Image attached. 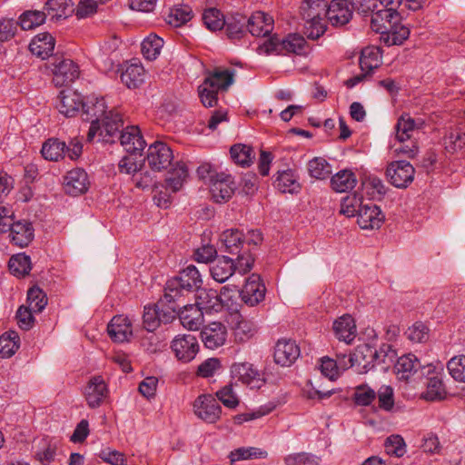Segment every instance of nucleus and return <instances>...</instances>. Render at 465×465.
Here are the masks:
<instances>
[{
	"label": "nucleus",
	"instance_id": "obj_1",
	"mask_svg": "<svg viewBox=\"0 0 465 465\" xmlns=\"http://www.w3.org/2000/svg\"><path fill=\"white\" fill-rule=\"evenodd\" d=\"M84 120L91 125L87 134L89 142L113 143L123 126L122 116L115 109H109L104 97L89 96L83 104Z\"/></svg>",
	"mask_w": 465,
	"mask_h": 465
},
{
	"label": "nucleus",
	"instance_id": "obj_2",
	"mask_svg": "<svg viewBox=\"0 0 465 465\" xmlns=\"http://www.w3.org/2000/svg\"><path fill=\"white\" fill-rule=\"evenodd\" d=\"M376 356L377 352L368 347L359 348L349 358L345 355H339L337 360L328 356L320 358L318 369L330 381H336L344 371L355 365L358 366L360 372H367L373 367L372 359Z\"/></svg>",
	"mask_w": 465,
	"mask_h": 465
},
{
	"label": "nucleus",
	"instance_id": "obj_3",
	"mask_svg": "<svg viewBox=\"0 0 465 465\" xmlns=\"http://www.w3.org/2000/svg\"><path fill=\"white\" fill-rule=\"evenodd\" d=\"M202 275L194 265H189L180 274L167 281L164 288V300L174 302L184 292L201 290Z\"/></svg>",
	"mask_w": 465,
	"mask_h": 465
},
{
	"label": "nucleus",
	"instance_id": "obj_4",
	"mask_svg": "<svg viewBox=\"0 0 465 465\" xmlns=\"http://www.w3.org/2000/svg\"><path fill=\"white\" fill-rule=\"evenodd\" d=\"M327 6L326 0H305L302 3L301 14L309 38L317 39L324 34Z\"/></svg>",
	"mask_w": 465,
	"mask_h": 465
},
{
	"label": "nucleus",
	"instance_id": "obj_5",
	"mask_svg": "<svg viewBox=\"0 0 465 465\" xmlns=\"http://www.w3.org/2000/svg\"><path fill=\"white\" fill-rule=\"evenodd\" d=\"M305 39L298 34H290L285 37L273 35L261 44L257 51L260 54H300L305 45Z\"/></svg>",
	"mask_w": 465,
	"mask_h": 465
},
{
	"label": "nucleus",
	"instance_id": "obj_6",
	"mask_svg": "<svg viewBox=\"0 0 465 465\" xmlns=\"http://www.w3.org/2000/svg\"><path fill=\"white\" fill-rule=\"evenodd\" d=\"M232 377L250 389H260L265 383L263 374L250 362H237L231 367Z\"/></svg>",
	"mask_w": 465,
	"mask_h": 465
},
{
	"label": "nucleus",
	"instance_id": "obj_7",
	"mask_svg": "<svg viewBox=\"0 0 465 465\" xmlns=\"http://www.w3.org/2000/svg\"><path fill=\"white\" fill-rule=\"evenodd\" d=\"M390 183L397 188H406L414 179L415 169L406 161L391 162L386 170Z\"/></svg>",
	"mask_w": 465,
	"mask_h": 465
},
{
	"label": "nucleus",
	"instance_id": "obj_8",
	"mask_svg": "<svg viewBox=\"0 0 465 465\" xmlns=\"http://www.w3.org/2000/svg\"><path fill=\"white\" fill-rule=\"evenodd\" d=\"M193 411L201 420L214 423L221 417L222 408L213 395L203 394L194 401Z\"/></svg>",
	"mask_w": 465,
	"mask_h": 465
},
{
	"label": "nucleus",
	"instance_id": "obj_9",
	"mask_svg": "<svg viewBox=\"0 0 465 465\" xmlns=\"http://www.w3.org/2000/svg\"><path fill=\"white\" fill-rule=\"evenodd\" d=\"M173 159L171 148L163 142H155L148 148L146 160L153 171L160 172L166 169Z\"/></svg>",
	"mask_w": 465,
	"mask_h": 465
},
{
	"label": "nucleus",
	"instance_id": "obj_10",
	"mask_svg": "<svg viewBox=\"0 0 465 465\" xmlns=\"http://www.w3.org/2000/svg\"><path fill=\"white\" fill-rule=\"evenodd\" d=\"M171 348L179 361L189 362L195 358L199 344L193 335L179 334L173 338Z\"/></svg>",
	"mask_w": 465,
	"mask_h": 465
},
{
	"label": "nucleus",
	"instance_id": "obj_11",
	"mask_svg": "<svg viewBox=\"0 0 465 465\" xmlns=\"http://www.w3.org/2000/svg\"><path fill=\"white\" fill-rule=\"evenodd\" d=\"M398 20V11L391 8L378 7L371 15V27L376 33L387 34L395 28Z\"/></svg>",
	"mask_w": 465,
	"mask_h": 465
},
{
	"label": "nucleus",
	"instance_id": "obj_12",
	"mask_svg": "<svg viewBox=\"0 0 465 465\" xmlns=\"http://www.w3.org/2000/svg\"><path fill=\"white\" fill-rule=\"evenodd\" d=\"M228 324L230 325L235 341L238 342L249 341L257 331L255 323L251 320L245 319L238 312L230 315Z\"/></svg>",
	"mask_w": 465,
	"mask_h": 465
},
{
	"label": "nucleus",
	"instance_id": "obj_13",
	"mask_svg": "<svg viewBox=\"0 0 465 465\" xmlns=\"http://www.w3.org/2000/svg\"><path fill=\"white\" fill-rule=\"evenodd\" d=\"M265 292L266 289L260 275L252 273L247 278L240 295L244 303L249 306H255L263 301Z\"/></svg>",
	"mask_w": 465,
	"mask_h": 465
},
{
	"label": "nucleus",
	"instance_id": "obj_14",
	"mask_svg": "<svg viewBox=\"0 0 465 465\" xmlns=\"http://www.w3.org/2000/svg\"><path fill=\"white\" fill-rule=\"evenodd\" d=\"M53 82L56 86L73 83L79 76L78 66L70 59H62L53 64Z\"/></svg>",
	"mask_w": 465,
	"mask_h": 465
},
{
	"label": "nucleus",
	"instance_id": "obj_15",
	"mask_svg": "<svg viewBox=\"0 0 465 465\" xmlns=\"http://www.w3.org/2000/svg\"><path fill=\"white\" fill-rule=\"evenodd\" d=\"M107 332L114 342L129 341L134 334L132 322L125 315H115L107 325Z\"/></svg>",
	"mask_w": 465,
	"mask_h": 465
},
{
	"label": "nucleus",
	"instance_id": "obj_16",
	"mask_svg": "<svg viewBox=\"0 0 465 465\" xmlns=\"http://www.w3.org/2000/svg\"><path fill=\"white\" fill-rule=\"evenodd\" d=\"M384 215L377 205L366 203L358 211L357 223L363 230L378 229L384 222Z\"/></svg>",
	"mask_w": 465,
	"mask_h": 465
},
{
	"label": "nucleus",
	"instance_id": "obj_17",
	"mask_svg": "<svg viewBox=\"0 0 465 465\" xmlns=\"http://www.w3.org/2000/svg\"><path fill=\"white\" fill-rule=\"evenodd\" d=\"M84 99L78 92L67 89L63 90L56 103L60 114L66 117L74 116L80 109H83Z\"/></svg>",
	"mask_w": 465,
	"mask_h": 465
},
{
	"label": "nucleus",
	"instance_id": "obj_18",
	"mask_svg": "<svg viewBox=\"0 0 465 465\" xmlns=\"http://www.w3.org/2000/svg\"><path fill=\"white\" fill-rule=\"evenodd\" d=\"M64 189L66 193L77 196L88 189V176L84 170L75 168L69 171L64 177Z\"/></svg>",
	"mask_w": 465,
	"mask_h": 465
},
{
	"label": "nucleus",
	"instance_id": "obj_19",
	"mask_svg": "<svg viewBox=\"0 0 465 465\" xmlns=\"http://www.w3.org/2000/svg\"><path fill=\"white\" fill-rule=\"evenodd\" d=\"M235 183L231 174L221 172L218 178L210 184V192L216 203L228 201L233 194Z\"/></svg>",
	"mask_w": 465,
	"mask_h": 465
},
{
	"label": "nucleus",
	"instance_id": "obj_20",
	"mask_svg": "<svg viewBox=\"0 0 465 465\" xmlns=\"http://www.w3.org/2000/svg\"><path fill=\"white\" fill-rule=\"evenodd\" d=\"M8 232H10V241L20 248L28 246L35 237L33 224L25 220L13 221Z\"/></svg>",
	"mask_w": 465,
	"mask_h": 465
},
{
	"label": "nucleus",
	"instance_id": "obj_21",
	"mask_svg": "<svg viewBox=\"0 0 465 465\" xmlns=\"http://www.w3.org/2000/svg\"><path fill=\"white\" fill-rule=\"evenodd\" d=\"M352 16L348 0H332L327 6L326 17L334 26L346 25Z\"/></svg>",
	"mask_w": 465,
	"mask_h": 465
},
{
	"label": "nucleus",
	"instance_id": "obj_22",
	"mask_svg": "<svg viewBox=\"0 0 465 465\" xmlns=\"http://www.w3.org/2000/svg\"><path fill=\"white\" fill-rule=\"evenodd\" d=\"M273 177V185L281 193L292 194L301 190L299 176L293 169L279 170Z\"/></svg>",
	"mask_w": 465,
	"mask_h": 465
},
{
	"label": "nucleus",
	"instance_id": "obj_23",
	"mask_svg": "<svg viewBox=\"0 0 465 465\" xmlns=\"http://www.w3.org/2000/svg\"><path fill=\"white\" fill-rule=\"evenodd\" d=\"M201 337L207 348L214 350L225 343L227 331L221 322H212L203 328Z\"/></svg>",
	"mask_w": 465,
	"mask_h": 465
},
{
	"label": "nucleus",
	"instance_id": "obj_24",
	"mask_svg": "<svg viewBox=\"0 0 465 465\" xmlns=\"http://www.w3.org/2000/svg\"><path fill=\"white\" fill-rule=\"evenodd\" d=\"M119 139L124 149L131 154L141 153L146 145L140 129L134 125L126 127L121 133Z\"/></svg>",
	"mask_w": 465,
	"mask_h": 465
},
{
	"label": "nucleus",
	"instance_id": "obj_25",
	"mask_svg": "<svg viewBox=\"0 0 465 465\" xmlns=\"http://www.w3.org/2000/svg\"><path fill=\"white\" fill-rule=\"evenodd\" d=\"M108 390L103 378H92L84 390V397L90 408L99 407L107 397Z\"/></svg>",
	"mask_w": 465,
	"mask_h": 465
},
{
	"label": "nucleus",
	"instance_id": "obj_26",
	"mask_svg": "<svg viewBox=\"0 0 465 465\" xmlns=\"http://www.w3.org/2000/svg\"><path fill=\"white\" fill-rule=\"evenodd\" d=\"M300 349L295 341L291 340H280L274 350V360L282 366L292 365L299 357Z\"/></svg>",
	"mask_w": 465,
	"mask_h": 465
},
{
	"label": "nucleus",
	"instance_id": "obj_27",
	"mask_svg": "<svg viewBox=\"0 0 465 465\" xmlns=\"http://www.w3.org/2000/svg\"><path fill=\"white\" fill-rule=\"evenodd\" d=\"M247 28L253 36H266L273 29V19L271 15L263 12H255L249 17Z\"/></svg>",
	"mask_w": 465,
	"mask_h": 465
},
{
	"label": "nucleus",
	"instance_id": "obj_28",
	"mask_svg": "<svg viewBox=\"0 0 465 465\" xmlns=\"http://www.w3.org/2000/svg\"><path fill=\"white\" fill-rule=\"evenodd\" d=\"M173 317L171 312H161L157 305H147L143 310V324L145 330L152 332L161 322H169Z\"/></svg>",
	"mask_w": 465,
	"mask_h": 465
},
{
	"label": "nucleus",
	"instance_id": "obj_29",
	"mask_svg": "<svg viewBox=\"0 0 465 465\" xmlns=\"http://www.w3.org/2000/svg\"><path fill=\"white\" fill-rule=\"evenodd\" d=\"M178 313L181 323L188 330H199L203 323V312L196 303L184 305Z\"/></svg>",
	"mask_w": 465,
	"mask_h": 465
},
{
	"label": "nucleus",
	"instance_id": "obj_30",
	"mask_svg": "<svg viewBox=\"0 0 465 465\" xmlns=\"http://www.w3.org/2000/svg\"><path fill=\"white\" fill-rule=\"evenodd\" d=\"M30 52L41 59L49 57L54 49V38L48 33L35 35L30 45Z\"/></svg>",
	"mask_w": 465,
	"mask_h": 465
},
{
	"label": "nucleus",
	"instance_id": "obj_31",
	"mask_svg": "<svg viewBox=\"0 0 465 465\" xmlns=\"http://www.w3.org/2000/svg\"><path fill=\"white\" fill-rule=\"evenodd\" d=\"M333 331L337 339L351 343L356 337V325L351 315L345 314L333 322Z\"/></svg>",
	"mask_w": 465,
	"mask_h": 465
},
{
	"label": "nucleus",
	"instance_id": "obj_32",
	"mask_svg": "<svg viewBox=\"0 0 465 465\" xmlns=\"http://www.w3.org/2000/svg\"><path fill=\"white\" fill-rule=\"evenodd\" d=\"M145 79V70L140 63H130L125 64L121 73V80L128 88H136Z\"/></svg>",
	"mask_w": 465,
	"mask_h": 465
},
{
	"label": "nucleus",
	"instance_id": "obj_33",
	"mask_svg": "<svg viewBox=\"0 0 465 465\" xmlns=\"http://www.w3.org/2000/svg\"><path fill=\"white\" fill-rule=\"evenodd\" d=\"M222 298L218 297V292L213 289L198 290L196 304L203 312H219L222 310Z\"/></svg>",
	"mask_w": 465,
	"mask_h": 465
},
{
	"label": "nucleus",
	"instance_id": "obj_34",
	"mask_svg": "<svg viewBox=\"0 0 465 465\" xmlns=\"http://www.w3.org/2000/svg\"><path fill=\"white\" fill-rule=\"evenodd\" d=\"M235 272L232 259L223 256L211 267L210 272L214 281L223 283Z\"/></svg>",
	"mask_w": 465,
	"mask_h": 465
},
{
	"label": "nucleus",
	"instance_id": "obj_35",
	"mask_svg": "<svg viewBox=\"0 0 465 465\" xmlns=\"http://www.w3.org/2000/svg\"><path fill=\"white\" fill-rule=\"evenodd\" d=\"M381 64V53L377 46H367L361 50L360 66L365 74H371Z\"/></svg>",
	"mask_w": 465,
	"mask_h": 465
},
{
	"label": "nucleus",
	"instance_id": "obj_36",
	"mask_svg": "<svg viewBox=\"0 0 465 465\" xmlns=\"http://www.w3.org/2000/svg\"><path fill=\"white\" fill-rule=\"evenodd\" d=\"M357 184L355 174L350 170H341L331 179V186L337 193H345L352 190Z\"/></svg>",
	"mask_w": 465,
	"mask_h": 465
},
{
	"label": "nucleus",
	"instance_id": "obj_37",
	"mask_svg": "<svg viewBox=\"0 0 465 465\" xmlns=\"http://www.w3.org/2000/svg\"><path fill=\"white\" fill-rule=\"evenodd\" d=\"M421 125V122L416 123L409 114L401 115L396 124L395 140L404 143L411 139L416 128Z\"/></svg>",
	"mask_w": 465,
	"mask_h": 465
},
{
	"label": "nucleus",
	"instance_id": "obj_38",
	"mask_svg": "<svg viewBox=\"0 0 465 465\" xmlns=\"http://www.w3.org/2000/svg\"><path fill=\"white\" fill-rule=\"evenodd\" d=\"M45 10L46 17L50 16L52 20L65 18L74 12L71 0H48Z\"/></svg>",
	"mask_w": 465,
	"mask_h": 465
},
{
	"label": "nucleus",
	"instance_id": "obj_39",
	"mask_svg": "<svg viewBox=\"0 0 465 465\" xmlns=\"http://www.w3.org/2000/svg\"><path fill=\"white\" fill-rule=\"evenodd\" d=\"M420 367L418 358L411 353L400 357L395 364V370L401 379H408Z\"/></svg>",
	"mask_w": 465,
	"mask_h": 465
},
{
	"label": "nucleus",
	"instance_id": "obj_40",
	"mask_svg": "<svg viewBox=\"0 0 465 465\" xmlns=\"http://www.w3.org/2000/svg\"><path fill=\"white\" fill-rule=\"evenodd\" d=\"M446 395L445 386L440 374H434L427 380L426 390L422 397L427 401L441 400Z\"/></svg>",
	"mask_w": 465,
	"mask_h": 465
},
{
	"label": "nucleus",
	"instance_id": "obj_41",
	"mask_svg": "<svg viewBox=\"0 0 465 465\" xmlns=\"http://www.w3.org/2000/svg\"><path fill=\"white\" fill-rule=\"evenodd\" d=\"M230 154L232 161L242 167L250 166L255 158L252 147L243 143L232 145Z\"/></svg>",
	"mask_w": 465,
	"mask_h": 465
},
{
	"label": "nucleus",
	"instance_id": "obj_42",
	"mask_svg": "<svg viewBox=\"0 0 465 465\" xmlns=\"http://www.w3.org/2000/svg\"><path fill=\"white\" fill-rule=\"evenodd\" d=\"M268 452L262 449L255 447H242L233 450L229 454L231 463H235L241 460L266 459Z\"/></svg>",
	"mask_w": 465,
	"mask_h": 465
},
{
	"label": "nucleus",
	"instance_id": "obj_43",
	"mask_svg": "<svg viewBox=\"0 0 465 465\" xmlns=\"http://www.w3.org/2000/svg\"><path fill=\"white\" fill-rule=\"evenodd\" d=\"M188 177V171L183 163H177L166 178V189L176 193L182 189Z\"/></svg>",
	"mask_w": 465,
	"mask_h": 465
},
{
	"label": "nucleus",
	"instance_id": "obj_44",
	"mask_svg": "<svg viewBox=\"0 0 465 465\" xmlns=\"http://www.w3.org/2000/svg\"><path fill=\"white\" fill-rule=\"evenodd\" d=\"M10 272L16 277H24L29 274L32 269L30 256L24 252L13 255L8 262Z\"/></svg>",
	"mask_w": 465,
	"mask_h": 465
},
{
	"label": "nucleus",
	"instance_id": "obj_45",
	"mask_svg": "<svg viewBox=\"0 0 465 465\" xmlns=\"http://www.w3.org/2000/svg\"><path fill=\"white\" fill-rule=\"evenodd\" d=\"M20 347V338L16 331H9L0 336V356L9 358L13 356Z\"/></svg>",
	"mask_w": 465,
	"mask_h": 465
},
{
	"label": "nucleus",
	"instance_id": "obj_46",
	"mask_svg": "<svg viewBox=\"0 0 465 465\" xmlns=\"http://www.w3.org/2000/svg\"><path fill=\"white\" fill-rule=\"evenodd\" d=\"M233 71L229 69H216L212 74H210L204 82L212 84V87L218 91L226 90L230 85L233 84Z\"/></svg>",
	"mask_w": 465,
	"mask_h": 465
},
{
	"label": "nucleus",
	"instance_id": "obj_47",
	"mask_svg": "<svg viewBox=\"0 0 465 465\" xmlns=\"http://www.w3.org/2000/svg\"><path fill=\"white\" fill-rule=\"evenodd\" d=\"M220 242L225 251L233 253L243 242V234L237 229H230L220 235Z\"/></svg>",
	"mask_w": 465,
	"mask_h": 465
},
{
	"label": "nucleus",
	"instance_id": "obj_48",
	"mask_svg": "<svg viewBox=\"0 0 465 465\" xmlns=\"http://www.w3.org/2000/svg\"><path fill=\"white\" fill-rule=\"evenodd\" d=\"M66 143L58 139H49L43 146L41 153L45 159L50 161H58L65 156Z\"/></svg>",
	"mask_w": 465,
	"mask_h": 465
},
{
	"label": "nucleus",
	"instance_id": "obj_49",
	"mask_svg": "<svg viewBox=\"0 0 465 465\" xmlns=\"http://www.w3.org/2000/svg\"><path fill=\"white\" fill-rule=\"evenodd\" d=\"M163 46V40L156 35H150L142 42V54L147 60H155Z\"/></svg>",
	"mask_w": 465,
	"mask_h": 465
},
{
	"label": "nucleus",
	"instance_id": "obj_50",
	"mask_svg": "<svg viewBox=\"0 0 465 465\" xmlns=\"http://www.w3.org/2000/svg\"><path fill=\"white\" fill-rule=\"evenodd\" d=\"M192 9L188 5H177L170 9L166 15V22L173 26L179 27L192 19Z\"/></svg>",
	"mask_w": 465,
	"mask_h": 465
},
{
	"label": "nucleus",
	"instance_id": "obj_51",
	"mask_svg": "<svg viewBox=\"0 0 465 465\" xmlns=\"http://www.w3.org/2000/svg\"><path fill=\"white\" fill-rule=\"evenodd\" d=\"M120 40L116 37L105 41L98 50L97 59L104 64L105 67H111L114 64V56L117 52Z\"/></svg>",
	"mask_w": 465,
	"mask_h": 465
},
{
	"label": "nucleus",
	"instance_id": "obj_52",
	"mask_svg": "<svg viewBox=\"0 0 465 465\" xmlns=\"http://www.w3.org/2000/svg\"><path fill=\"white\" fill-rule=\"evenodd\" d=\"M308 171L312 177L323 180L331 173V166L325 159L315 157L308 163Z\"/></svg>",
	"mask_w": 465,
	"mask_h": 465
},
{
	"label": "nucleus",
	"instance_id": "obj_53",
	"mask_svg": "<svg viewBox=\"0 0 465 465\" xmlns=\"http://www.w3.org/2000/svg\"><path fill=\"white\" fill-rule=\"evenodd\" d=\"M46 19L45 12L26 11L20 15L19 24L24 30H32L43 25Z\"/></svg>",
	"mask_w": 465,
	"mask_h": 465
},
{
	"label": "nucleus",
	"instance_id": "obj_54",
	"mask_svg": "<svg viewBox=\"0 0 465 465\" xmlns=\"http://www.w3.org/2000/svg\"><path fill=\"white\" fill-rule=\"evenodd\" d=\"M28 306L34 312H40L46 304L47 299L45 292L39 287H32L27 292Z\"/></svg>",
	"mask_w": 465,
	"mask_h": 465
},
{
	"label": "nucleus",
	"instance_id": "obj_55",
	"mask_svg": "<svg viewBox=\"0 0 465 465\" xmlns=\"http://www.w3.org/2000/svg\"><path fill=\"white\" fill-rule=\"evenodd\" d=\"M447 369L456 381L465 383V355L452 357L447 363Z\"/></svg>",
	"mask_w": 465,
	"mask_h": 465
},
{
	"label": "nucleus",
	"instance_id": "obj_56",
	"mask_svg": "<svg viewBox=\"0 0 465 465\" xmlns=\"http://www.w3.org/2000/svg\"><path fill=\"white\" fill-rule=\"evenodd\" d=\"M203 21L211 31L221 30L225 24L223 15L216 8H209L203 15Z\"/></svg>",
	"mask_w": 465,
	"mask_h": 465
},
{
	"label": "nucleus",
	"instance_id": "obj_57",
	"mask_svg": "<svg viewBox=\"0 0 465 465\" xmlns=\"http://www.w3.org/2000/svg\"><path fill=\"white\" fill-rule=\"evenodd\" d=\"M387 454L401 458L406 453V444L400 435H391L384 443Z\"/></svg>",
	"mask_w": 465,
	"mask_h": 465
},
{
	"label": "nucleus",
	"instance_id": "obj_58",
	"mask_svg": "<svg viewBox=\"0 0 465 465\" xmlns=\"http://www.w3.org/2000/svg\"><path fill=\"white\" fill-rule=\"evenodd\" d=\"M275 409V405L272 402L260 406L258 409L248 411L245 413L238 414L234 417V422L236 424H242L243 422H247L250 420H253L259 418H262V416H265L272 412Z\"/></svg>",
	"mask_w": 465,
	"mask_h": 465
},
{
	"label": "nucleus",
	"instance_id": "obj_59",
	"mask_svg": "<svg viewBox=\"0 0 465 465\" xmlns=\"http://www.w3.org/2000/svg\"><path fill=\"white\" fill-rule=\"evenodd\" d=\"M444 145L451 153L465 149V133L457 130L449 132L444 138Z\"/></svg>",
	"mask_w": 465,
	"mask_h": 465
},
{
	"label": "nucleus",
	"instance_id": "obj_60",
	"mask_svg": "<svg viewBox=\"0 0 465 465\" xmlns=\"http://www.w3.org/2000/svg\"><path fill=\"white\" fill-rule=\"evenodd\" d=\"M219 401L229 409H235L239 405V398L234 391L232 385L228 384L216 392Z\"/></svg>",
	"mask_w": 465,
	"mask_h": 465
},
{
	"label": "nucleus",
	"instance_id": "obj_61",
	"mask_svg": "<svg viewBox=\"0 0 465 465\" xmlns=\"http://www.w3.org/2000/svg\"><path fill=\"white\" fill-rule=\"evenodd\" d=\"M285 465H319V459L307 452L291 453L284 458Z\"/></svg>",
	"mask_w": 465,
	"mask_h": 465
},
{
	"label": "nucleus",
	"instance_id": "obj_62",
	"mask_svg": "<svg viewBox=\"0 0 465 465\" xmlns=\"http://www.w3.org/2000/svg\"><path fill=\"white\" fill-rule=\"evenodd\" d=\"M406 335L413 342H424L429 339V328L421 322H417L408 328Z\"/></svg>",
	"mask_w": 465,
	"mask_h": 465
},
{
	"label": "nucleus",
	"instance_id": "obj_63",
	"mask_svg": "<svg viewBox=\"0 0 465 465\" xmlns=\"http://www.w3.org/2000/svg\"><path fill=\"white\" fill-rule=\"evenodd\" d=\"M200 99L204 106L212 107L217 102L218 90L209 82H203L198 88Z\"/></svg>",
	"mask_w": 465,
	"mask_h": 465
},
{
	"label": "nucleus",
	"instance_id": "obj_64",
	"mask_svg": "<svg viewBox=\"0 0 465 465\" xmlns=\"http://www.w3.org/2000/svg\"><path fill=\"white\" fill-rule=\"evenodd\" d=\"M377 395L380 408L386 411H391L394 406L393 389L391 386L382 385Z\"/></svg>",
	"mask_w": 465,
	"mask_h": 465
}]
</instances>
